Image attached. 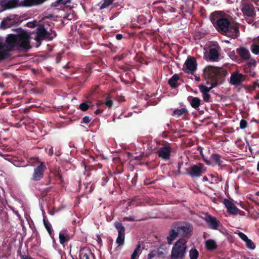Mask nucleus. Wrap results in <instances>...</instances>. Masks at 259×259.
Returning a JSON list of instances; mask_svg holds the SVG:
<instances>
[{
    "mask_svg": "<svg viewBox=\"0 0 259 259\" xmlns=\"http://www.w3.org/2000/svg\"><path fill=\"white\" fill-rule=\"evenodd\" d=\"M225 16L223 12H214L211 15V22L218 31H222L226 35L235 38L239 34V29L237 26L231 25Z\"/></svg>",
    "mask_w": 259,
    "mask_h": 259,
    "instance_id": "f257e3e1",
    "label": "nucleus"
},
{
    "mask_svg": "<svg viewBox=\"0 0 259 259\" xmlns=\"http://www.w3.org/2000/svg\"><path fill=\"white\" fill-rule=\"evenodd\" d=\"M204 73L208 79L207 82L210 83V86L200 85L199 88L202 93H209L212 89L221 83L227 71L222 68L209 66L205 68Z\"/></svg>",
    "mask_w": 259,
    "mask_h": 259,
    "instance_id": "f03ea898",
    "label": "nucleus"
},
{
    "mask_svg": "<svg viewBox=\"0 0 259 259\" xmlns=\"http://www.w3.org/2000/svg\"><path fill=\"white\" fill-rule=\"evenodd\" d=\"M26 25L29 28H34L37 26L35 30L36 35L34 37L37 42H39L45 39L52 40L57 35L56 32L53 31L51 28L48 29L44 25H37V22L36 20L28 22Z\"/></svg>",
    "mask_w": 259,
    "mask_h": 259,
    "instance_id": "7ed1b4c3",
    "label": "nucleus"
},
{
    "mask_svg": "<svg viewBox=\"0 0 259 259\" xmlns=\"http://www.w3.org/2000/svg\"><path fill=\"white\" fill-rule=\"evenodd\" d=\"M192 227L188 223L175 224L170 231L169 235L167 237L168 244H171L173 240L178 236H186L192 231Z\"/></svg>",
    "mask_w": 259,
    "mask_h": 259,
    "instance_id": "20e7f679",
    "label": "nucleus"
},
{
    "mask_svg": "<svg viewBox=\"0 0 259 259\" xmlns=\"http://www.w3.org/2000/svg\"><path fill=\"white\" fill-rule=\"evenodd\" d=\"M187 249V242L184 239L178 240L171 251V259H185Z\"/></svg>",
    "mask_w": 259,
    "mask_h": 259,
    "instance_id": "39448f33",
    "label": "nucleus"
},
{
    "mask_svg": "<svg viewBox=\"0 0 259 259\" xmlns=\"http://www.w3.org/2000/svg\"><path fill=\"white\" fill-rule=\"evenodd\" d=\"M29 35L21 28H17V51H27L30 48Z\"/></svg>",
    "mask_w": 259,
    "mask_h": 259,
    "instance_id": "423d86ee",
    "label": "nucleus"
},
{
    "mask_svg": "<svg viewBox=\"0 0 259 259\" xmlns=\"http://www.w3.org/2000/svg\"><path fill=\"white\" fill-rule=\"evenodd\" d=\"M16 46V34H10L6 37L5 43L3 42V50L7 53L11 51Z\"/></svg>",
    "mask_w": 259,
    "mask_h": 259,
    "instance_id": "0eeeda50",
    "label": "nucleus"
},
{
    "mask_svg": "<svg viewBox=\"0 0 259 259\" xmlns=\"http://www.w3.org/2000/svg\"><path fill=\"white\" fill-rule=\"evenodd\" d=\"M197 65L196 59L188 56L183 65V70L186 73L193 74L197 69Z\"/></svg>",
    "mask_w": 259,
    "mask_h": 259,
    "instance_id": "6e6552de",
    "label": "nucleus"
},
{
    "mask_svg": "<svg viewBox=\"0 0 259 259\" xmlns=\"http://www.w3.org/2000/svg\"><path fill=\"white\" fill-rule=\"evenodd\" d=\"M221 48L219 45L215 42L214 43L210 48L208 53V59L210 61H218L219 56Z\"/></svg>",
    "mask_w": 259,
    "mask_h": 259,
    "instance_id": "1a4fd4ad",
    "label": "nucleus"
},
{
    "mask_svg": "<svg viewBox=\"0 0 259 259\" xmlns=\"http://www.w3.org/2000/svg\"><path fill=\"white\" fill-rule=\"evenodd\" d=\"M190 175L192 177H199L205 172L206 169L202 163H199L192 165L190 168Z\"/></svg>",
    "mask_w": 259,
    "mask_h": 259,
    "instance_id": "9d476101",
    "label": "nucleus"
},
{
    "mask_svg": "<svg viewBox=\"0 0 259 259\" xmlns=\"http://www.w3.org/2000/svg\"><path fill=\"white\" fill-rule=\"evenodd\" d=\"M240 9L244 16L251 17L255 15L254 7L252 5L246 3H242Z\"/></svg>",
    "mask_w": 259,
    "mask_h": 259,
    "instance_id": "9b49d317",
    "label": "nucleus"
},
{
    "mask_svg": "<svg viewBox=\"0 0 259 259\" xmlns=\"http://www.w3.org/2000/svg\"><path fill=\"white\" fill-rule=\"evenodd\" d=\"M208 227L212 230H218L221 226V222L214 217L207 214L204 218Z\"/></svg>",
    "mask_w": 259,
    "mask_h": 259,
    "instance_id": "f8f14e48",
    "label": "nucleus"
},
{
    "mask_svg": "<svg viewBox=\"0 0 259 259\" xmlns=\"http://www.w3.org/2000/svg\"><path fill=\"white\" fill-rule=\"evenodd\" d=\"M171 148L169 145H166L160 148L157 153L160 158L164 160H167L169 159Z\"/></svg>",
    "mask_w": 259,
    "mask_h": 259,
    "instance_id": "ddd939ff",
    "label": "nucleus"
},
{
    "mask_svg": "<svg viewBox=\"0 0 259 259\" xmlns=\"http://www.w3.org/2000/svg\"><path fill=\"white\" fill-rule=\"evenodd\" d=\"M46 166L44 162H41L40 164L34 169V172L32 176V179L34 181H39L43 177L45 170Z\"/></svg>",
    "mask_w": 259,
    "mask_h": 259,
    "instance_id": "4468645a",
    "label": "nucleus"
},
{
    "mask_svg": "<svg viewBox=\"0 0 259 259\" xmlns=\"http://www.w3.org/2000/svg\"><path fill=\"white\" fill-rule=\"evenodd\" d=\"M47 0H17V7H32L42 4Z\"/></svg>",
    "mask_w": 259,
    "mask_h": 259,
    "instance_id": "2eb2a0df",
    "label": "nucleus"
},
{
    "mask_svg": "<svg viewBox=\"0 0 259 259\" xmlns=\"http://www.w3.org/2000/svg\"><path fill=\"white\" fill-rule=\"evenodd\" d=\"M224 158L220 155L217 153H213L210 156V162L209 165H218L220 167H222L223 164Z\"/></svg>",
    "mask_w": 259,
    "mask_h": 259,
    "instance_id": "dca6fc26",
    "label": "nucleus"
},
{
    "mask_svg": "<svg viewBox=\"0 0 259 259\" xmlns=\"http://www.w3.org/2000/svg\"><path fill=\"white\" fill-rule=\"evenodd\" d=\"M243 81L244 76L241 73L235 72L231 75L230 78V83L232 85H239Z\"/></svg>",
    "mask_w": 259,
    "mask_h": 259,
    "instance_id": "f3484780",
    "label": "nucleus"
},
{
    "mask_svg": "<svg viewBox=\"0 0 259 259\" xmlns=\"http://www.w3.org/2000/svg\"><path fill=\"white\" fill-rule=\"evenodd\" d=\"M223 203L226 207L229 213L237 214L238 212V208L229 200L225 199Z\"/></svg>",
    "mask_w": 259,
    "mask_h": 259,
    "instance_id": "a211bd4d",
    "label": "nucleus"
},
{
    "mask_svg": "<svg viewBox=\"0 0 259 259\" xmlns=\"http://www.w3.org/2000/svg\"><path fill=\"white\" fill-rule=\"evenodd\" d=\"M237 54L243 60H248L250 59V54L249 50L245 47H241L236 49Z\"/></svg>",
    "mask_w": 259,
    "mask_h": 259,
    "instance_id": "6ab92c4d",
    "label": "nucleus"
},
{
    "mask_svg": "<svg viewBox=\"0 0 259 259\" xmlns=\"http://www.w3.org/2000/svg\"><path fill=\"white\" fill-rule=\"evenodd\" d=\"M79 256L80 259H90L94 256L91 250L87 247L83 248L80 250Z\"/></svg>",
    "mask_w": 259,
    "mask_h": 259,
    "instance_id": "aec40b11",
    "label": "nucleus"
},
{
    "mask_svg": "<svg viewBox=\"0 0 259 259\" xmlns=\"http://www.w3.org/2000/svg\"><path fill=\"white\" fill-rule=\"evenodd\" d=\"M1 6L4 10L15 8L16 7V0H2Z\"/></svg>",
    "mask_w": 259,
    "mask_h": 259,
    "instance_id": "412c9836",
    "label": "nucleus"
},
{
    "mask_svg": "<svg viewBox=\"0 0 259 259\" xmlns=\"http://www.w3.org/2000/svg\"><path fill=\"white\" fill-rule=\"evenodd\" d=\"M15 23V20L7 18L6 19L4 20L1 22L0 27L2 29L10 28L14 25Z\"/></svg>",
    "mask_w": 259,
    "mask_h": 259,
    "instance_id": "4be33fe9",
    "label": "nucleus"
},
{
    "mask_svg": "<svg viewBox=\"0 0 259 259\" xmlns=\"http://www.w3.org/2000/svg\"><path fill=\"white\" fill-rule=\"evenodd\" d=\"M206 248L208 250H213L217 247V244L215 240L213 239H208L205 241V243Z\"/></svg>",
    "mask_w": 259,
    "mask_h": 259,
    "instance_id": "5701e85b",
    "label": "nucleus"
},
{
    "mask_svg": "<svg viewBox=\"0 0 259 259\" xmlns=\"http://www.w3.org/2000/svg\"><path fill=\"white\" fill-rule=\"evenodd\" d=\"M188 112L187 110L185 108H182L180 109H176L173 111V115L177 118H180L183 115H185Z\"/></svg>",
    "mask_w": 259,
    "mask_h": 259,
    "instance_id": "b1692460",
    "label": "nucleus"
},
{
    "mask_svg": "<svg viewBox=\"0 0 259 259\" xmlns=\"http://www.w3.org/2000/svg\"><path fill=\"white\" fill-rule=\"evenodd\" d=\"M179 79V76L177 74H175L169 79L168 83L172 88H176L177 87V81Z\"/></svg>",
    "mask_w": 259,
    "mask_h": 259,
    "instance_id": "393cba45",
    "label": "nucleus"
},
{
    "mask_svg": "<svg viewBox=\"0 0 259 259\" xmlns=\"http://www.w3.org/2000/svg\"><path fill=\"white\" fill-rule=\"evenodd\" d=\"M44 224L47 230L50 237L53 239L54 238V234H53V230L52 229V225L48 221L46 220L45 219L43 220Z\"/></svg>",
    "mask_w": 259,
    "mask_h": 259,
    "instance_id": "a878e982",
    "label": "nucleus"
},
{
    "mask_svg": "<svg viewBox=\"0 0 259 259\" xmlns=\"http://www.w3.org/2000/svg\"><path fill=\"white\" fill-rule=\"evenodd\" d=\"M114 227L117 230L118 234H125V228L121 223L116 222L114 223Z\"/></svg>",
    "mask_w": 259,
    "mask_h": 259,
    "instance_id": "bb28decb",
    "label": "nucleus"
},
{
    "mask_svg": "<svg viewBox=\"0 0 259 259\" xmlns=\"http://www.w3.org/2000/svg\"><path fill=\"white\" fill-rule=\"evenodd\" d=\"M72 0H56L53 2L51 4V7H56L60 5H65L67 4H70Z\"/></svg>",
    "mask_w": 259,
    "mask_h": 259,
    "instance_id": "cd10ccee",
    "label": "nucleus"
},
{
    "mask_svg": "<svg viewBox=\"0 0 259 259\" xmlns=\"http://www.w3.org/2000/svg\"><path fill=\"white\" fill-rule=\"evenodd\" d=\"M190 104L194 108H197L200 105V100L197 97H193L190 101Z\"/></svg>",
    "mask_w": 259,
    "mask_h": 259,
    "instance_id": "c85d7f7f",
    "label": "nucleus"
},
{
    "mask_svg": "<svg viewBox=\"0 0 259 259\" xmlns=\"http://www.w3.org/2000/svg\"><path fill=\"white\" fill-rule=\"evenodd\" d=\"M114 0H103L102 3L99 4L100 5V9H104L108 8L109 6H110Z\"/></svg>",
    "mask_w": 259,
    "mask_h": 259,
    "instance_id": "c756f323",
    "label": "nucleus"
},
{
    "mask_svg": "<svg viewBox=\"0 0 259 259\" xmlns=\"http://www.w3.org/2000/svg\"><path fill=\"white\" fill-rule=\"evenodd\" d=\"M251 50L253 54L255 55L259 54V44L255 40L251 46Z\"/></svg>",
    "mask_w": 259,
    "mask_h": 259,
    "instance_id": "7c9ffc66",
    "label": "nucleus"
},
{
    "mask_svg": "<svg viewBox=\"0 0 259 259\" xmlns=\"http://www.w3.org/2000/svg\"><path fill=\"white\" fill-rule=\"evenodd\" d=\"M199 255L198 251L195 248H192L189 251L190 259H197Z\"/></svg>",
    "mask_w": 259,
    "mask_h": 259,
    "instance_id": "2f4dec72",
    "label": "nucleus"
},
{
    "mask_svg": "<svg viewBox=\"0 0 259 259\" xmlns=\"http://www.w3.org/2000/svg\"><path fill=\"white\" fill-rule=\"evenodd\" d=\"M125 234H118L116 240V243L118 246L123 245L124 242Z\"/></svg>",
    "mask_w": 259,
    "mask_h": 259,
    "instance_id": "473e14b6",
    "label": "nucleus"
},
{
    "mask_svg": "<svg viewBox=\"0 0 259 259\" xmlns=\"http://www.w3.org/2000/svg\"><path fill=\"white\" fill-rule=\"evenodd\" d=\"M59 242L60 243L63 245L65 242H67L69 240L68 236L65 235L64 234L62 233H59Z\"/></svg>",
    "mask_w": 259,
    "mask_h": 259,
    "instance_id": "72a5a7b5",
    "label": "nucleus"
},
{
    "mask_svg": "<svg viewBox=\"0 0 259 259\" xmlns=\"http://www.w3.org/2000/svg\"><path fill=\"white\" fill-rule=\"evenodd\" d=\"M250 91H255L259 93V81L257 80L252 83V84L249 85Z\"/></svg>",
    "mask_w": 259,
    "mask_h": 259,
    "instance_id": "f704fd0d",
    "label": "nucleus"
},
{
    "mask_svg": "<svg viewBox=\"0 0 259 259\" xmlns=\"http://www.w3.org/2000/svg\"><path fill=\"white\" fill-rule=\"evenodd\" d=\"M7 58V53L3 50V42L0 41V61Z\"/></svg>",
    "mask_w": 259,
    "mask_h": 259,
    "instance_id": "c9c22d12",
    "label": "nucleus"
},
{
    "mask_svg": "<svg viewBox=\"0 0 259 259\" xmlns=\"http://www.w3.org/2000/svg\"><path fill=\"white\" fill-rule=\"evenodd\" d=\"M245 242L248 248L253 250L255 248V245L254 243L249 238H248Z\"/></svg>",
    "mask_w": 259,
    "mask_h": 259,
    "instance_id": "e433bc0d",
    "label": "nucleus"
},
{
    "mask_svg": "<svg viewBox=\"0 0 259 259\" xmlns=\"http://www.w3.org/2000/svg\"><path fill=\"white\" fill-rule=\"evenodd\" d=\"M140 247L141 246L140 245L137 246L133 253L131 255V259H137V256L139 253Z\"/></svg>",
    "mask_w": 259,
    "mask_h": 259,
    "instance_id": "4c0bfd02",
    "label": "nucleus"
},
{
    "mask_svg": "<svg viewBox=\"0 0 259 259\" xmlns=\"http://www.w3.org/2000/svg\"><path fill=\"white\" fill-rule=\"evenodd\" d=\"M104 104L108 108L111 107L112 106V105H113V101H112L111 98L110 97H108L106 98V101H105Z\"/></svg>",
    "mask_w": 259,
    "mask_h": 259,
    "instance_id": "58836bf2",
    "label": "nucleus"
},
{
    "mask_svg": "<svg viewBox=\"0 0 259 259\" xmlns=\"http://www.w3.org/2000/svg\"><path fill=\"white\" fill-rule=\"evenodd\" d=\"M90 106L85 103H82L79 106V108L82 111H86L89 108Z\"/></svg>",
    "mask_w": 259,
    "mask_h": 259,
    "instance_id": "ea45409f",
    "label": "nucleus"
},
{
    "mask_svg": "<svg viewBox=\"0 0 259 259\" xmlns=\"http://www.w3.org/2000/svg\"><path fill=\"white\" fill-rule=\"evenodd\" d=\"M247 126V121L244 119H242L240 121V127L241 129H245Z\"/></svg>",
    "mask_w": 259,
    "mask_h": 259,
    "instance_id": "a19ab883",
    "label": "nucleus"
},
{
    "mask_svg": "<svg viewBox=\"0 0 259 259\" xmlns=\"http://www.w3.org/2000/svg\"><path fill=\"white\" fill-rule=\"evenodd\" d=\"M238 236L244 242L248 238V237L243 233L239 232L237 233Z\"/></svg>",
    "mask_w": 259,
    "mask_h": 259,
    "instance_id": "79ce46f5",
    "label": "nucleus"
},
{
    "mask_svg": "<svg viewBox=\"0 0 259 259\" xmlns=\"http://www.w3.org/2000/svg\"><path fill=\"white\" fill-rule=\"evenodd\" d=\"M210 95L208 93H202V97L204 101L208 102L209 101L210 98Z\"/></svg>",
    "mask_w": 259,
    "mask_h": 259,
    "instance_id": "37998d69",
    "label": "nucleus"
},
{
    "mask_svg": "<svg viewBox=\"0 0 259 259\" xmlns=\"http://www.w3.org/2000/svg\"><path fill=\"white\" fill-rule=\"evenodd\" d=\"M203 160L205 162V163L209 165V163L210 162V157L207 158L204 156L203 154H201Z\"/></svg>",
    "mask_w": 259,
    "mask_h": 259,
    "instance_id": "c03bdc74",
    "label": "nucleus"
},
{
    "mask_svg": "<svg viewBox=\"0 0 259 259\" xmlns=\"http://www.w3.org/2000/svg\"><path fill=\"white\" fill-rule=\"evenodd\" d=\"M91 121V118L89 116H85L83 118V121L84 123H88Z\"/></svg>",
    "mask_w": 259,
    "mask_h": 259,
    "instance_id": "a18cd8bd",
    "label": "nucleus"
},
{
    "mask_svg": "<svg viewBox=\"0 0 259 259\" xmlns=\"http://www.w3.org/2000/svg\"><path fill=\"white\" fill-rule=\"evenodd\" d=\"M123 220L124 221L127 220V221H135V219L133 217H132L124 218Z\"/></svg>",
    "mask_w": 259,
    "mask_h": 259,
    "instance_id": "49530a36",
    "label": "nucleus"
},
{
    "mask_svg": "<svg viewBox=\"0 0 259 259\" xmlns=\"http://www.w3.org/2000/svg\"><path fill=\"white\" fill-rule=\"evenodd\" d=\"M154 254L153 252H150L148 254V259H151L153 257H154Z\"/></svg>",
    "mask_w": 259,
    "mask_h": 259,
    "instance_id": "de8ad7c7",
    "label": "nucleus"
},
{
    "mask_svg": "<svg viewBox=\"0 0 259 259\" xmlns=\"http://www.w3.org/2000/svg\"><path fill=\"white\" fill-rule=\"evenodd\" d=\"M122 38V35L121 34H117L116 35V38L118 40H120Z\"/></svg>",
    "mask_w": 259,
    "mask_h": 259,
    "instance_id": "09e8293b",
    "label": "nucleus"
},
{
    "mask_svg": "<svg viewBox=\"0 0 259 259\" xmlns=\"http://www.w3.org/2000/svg\"><path fill=\"white\" fill-rule=\"evenodd\" d=\"M251 1L259 7V0H251Z\"/></svg>",
    "mask_w": 259,
    "mask_h": 259,
    "instance_id": "8fccbe9b",
    "label": "nucleus"
},
{
    "mask_svg": "<svg viewBox=\"0 0 259 259\" xmlns=\"http://www.w3.org/2000/svg\"><path fill=\"white\" fill-rule=\"evenodd\" d=\"M48 154L50 155H52L53 154V147H51L48 151Z\"/></svg>",
    "mask_w": 259,
    "mask_h": 259,
    "instance_id": "3c124183",
    "label": "nucleus"
},
{
    "mask_svg": "<svg viewBox=\"0 0 259 259\" xmlns=\"http://www.w3.org/2000/svg\"><path fill=\"white\" fill-rule=\"evenodd\" d=\"M17 218H19V219L20 220V222H21V226L22 227H23V224H24V222L23 221H22V220L21 219V218H20L19 214L17 213Z\"/></svg>",
    "mask_w": 259,
    "mask_h": 259,
    "instance_id": "603ef678",
    "label": "nucleus"
},
{
    "mask_svg": "<svg viewBox=\"0 0 259 259\" xmlns=\"http://www.w3.org/2000/svg\"><path fill=\"white\" fill-rule=\"evenodd\" d=\"M21 259H33L30 256H26V255H22L21 256Z\"/></svg>",
    "mask_w": 259,
    "mask_h": 259,
    "instance_id": "864d4df0",
    "label": "nucleus"
},
{
    "mask_svg": "<svg viewBox=\"0 0 259 259\" xmlns=\"http://www.w3.org/2000/svg\"><path fill=\"white\" fill-rule=\"evenodd\" d=\"M102 112V111L100 109H97L95 111V113L96 114H98Z\"/></svg>",
    "mask_w": 259,
    "mask_h": 259,
    "instance_id": "5fc2aeb1",
    "label": "nucleus"
},
{
    "mask_svg": "<svg viewBox=\"0 0 259 259\" xmlns=\"http://www.w3.org/2000/svg\"><path fill=\"white\" fill-rule=\"evenodd\" d=\"M254 98L256 100H259V93H257V95L255 96Z\"/></svg>",
    "mask_w": 259,
    "mask_h": 259,
    "instance_id": "6e6d98bb",
    "label": "nucleus"
},
{
    "mask_svg": "<svg viewBox=\"0 0 259 259\" xmlns=\"http://www.w3.org/2000/svg\"><path fill=\"white\" fill-rule=\"evenodd\" d=\"M203 180L204 181H208V179H207V178L206 177H204L203 178Z\"/></svg>",
    "mask_w": 259,
    "mask_h": 259,
    "instance_id": "4d7b16f0",
    "label": "nucleus"
},
{
    "mask_svg": "<svg viewBox=\"0 0 259 259\" xmlns=\"http://www.w3.org/2000/svg\"><path fill=\"white\" fill-rule=\"evenodd\" d=\"M257 170L259 172V161L258 162L257 164Z\"/></svg>",
    "mask_w": 259,
    "mask_h": 259,
    "instance_id": "13d9d810",
    "label": "nucleus"
},
{
    "mask_svg": "<svg viewBox=\"0 0 259 259\" xmlns=\"http://www.w3.org/2000/svg\"><path fill=\"white\" fill-rule=\"evenodd\" d=\"M4 87V85L3 83H0V88H3Z\"/></svg>",
    "mask_w": 259,
    "mask_h": 259,
    "instance_id": "bf43d9fd",
    "label": "nucleus"
},
{
    "mask_svg": "<svg viewBox=\"0 0 259 259\" xmlns=\"http://www.w3.org/2000/svg\"><path fill=\"white\" fill-rule=\"evenodd\" d=\"M255 41L258 43L259 44V37H258L257 39H256V40H255Z\"/></svg>",
    "mask_w": 259,
    "mask_h": 259,
    "instance_id": "052dcab7",
    "label": "nucleus"
},
{
    "mask_svg": "<svg viewBox=\"0 0 259 259\" xmlns=\"http://www.w3.org/2000/svg\"><path fill=\"white\" fill-rule=\"evenodd\" d=\"M225 41H226V42H227V43H228V42H229V41H228V40H226Z\"/></svg>",
    "mask_w": 259,
    "mask_h": 259,
    "instance_id": "680f3d73",
    "label": "nucleus"
},
{
    "mask_svg": "<svg viewBox=\"0 0 259 259\" xmlns=\"http://www.w3.org/2000/svg\"><path fill=\"white\" fill-rule=\"evenodd\" d=\"M13 30L16 31V29H13Z\"/></svg>",
    "mask_w": 259,
    "mask_h": 259,
    "instance_id": "e2e57ef3",
    "label": "nucleus"
},
{
    "mask_svg": "<svg viewBox=\"0 0 259 259\" xmlns=\"http://www.w3.org/2000/svg\"><path fill=\"white\" fill-rule=\"evenodd\" d=\"M18 22H19V21H18V20L17 19V24L18 23Z\"/></svg>",
    "mask_w": 259,
    "mask_h": 259,
    "instance_id": "0e129e2a",
    "label": "nucleus"
}]
</instances>
